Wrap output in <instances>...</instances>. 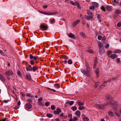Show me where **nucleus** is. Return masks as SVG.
Here are the masks:
<instances>
[{"label":"nucleus","instance_id":"1","mask_svg":"<svg viewBox=\"0 0 121 121\" xmlns=\"http://www.w3.org/2000/svg\"><path fill=\"white\" fill-rule=\"evenodd\" d=\"M108 105H111L112 108L114 109V110L116 115L117 116H119L120 115L119 112L118 110L117 109V103L115 101H110L109 102H107V104H96L95 106L97 108L99 109H103L104 108L105 106H107Z\"/></svg>","mask_w":121,"mask_h":121},{"label":"nucleus","instance_id":"2","mask_svg":"<svg viewBox=\"0 0 121 121\" xmlns=\"http://www.w3.org/2000/svg\"><path fill=\"white\" fill-rule=\"evenodd\" d=\"M38 69V67L36 65L32 67L31 65H29L28 67H26V69L27 71H33V72H35Z\"/></svg>","mask_w":121,"mask_h":121},{"label":"nucleus","instance_id":"3","mask_svg":"<svg viewBox=\"0 0 121 121\" xmlns=\"http://www.w3.org/2000/svg\"><path fill=\"white\" fill-rule=\"evenodd\" d=\"M32 106V105L30 103H28L26 104L25 108L26 109L28 110L30 109Z\"/></svg>","mask_w":121,"mask_h":121},{"label":"nucleus","instance_id":"4","mask_svg":"<svg viewBox=\"0 0 121 121\" xmlns=\"http://www.w3.org/2000/svg\"><path fill=\"white\" fill-rule=\"evenodd\" d=\"M61 110L60 108H57L56 110L54 111V113L56 114H59L61 112Z\"/></svg>","mask_w":121,"mask_h":121},{"label":"nucleus","instance_id":"5","mask_svg":"<svg viewBox=\"0 0 121 121\" xmlns=\"http://www.w3.org/2000/svg\"><path fill=\"white\" fill-rule=\"evenodd\" d=\"M105 50L103 48H99V52L100 54H102L104 52Z\"/></svg>","mask_w":121,"mask_h":121},{"label":"nucleus","instance_id":"6","mask_svg":"<svg viewBox=\"0 0 121 121\" xmlns=\"http://www.w3.org/2000/svg\"><path fill=\"white\" fill-rule=\"evenodd\" d=\"M115 13L118 15L121 14V11L120 10V9L119 8L116 9L115 11Z\"/></svg>","mask_w":121,"mask_h":121},{"label":"nucleus","instance_id":"7","mask_svg":"<svg viewBox=\"0 0 121 121\" xmlns=\"http://www.w3.org/2000/svg\"><path fill=\"white\" fill-rule=\"evenodd\" d=\"M5 74L7 76L11 75L12 74V72L11 70L6 71Z\"/></svg>","mask_w":121,"mask_h":121},{"label":"nucleus","instance_id":"8","mask_svg":"<svg viewBox=\"0 0 121 121\" xmlns=\"http://www.w3.org/2000/svg\"><path fill=\"white\" fill-rule=\"evenodd\" d=\"M85 18H86L87 20H91L92 19L93 17V16H88L85 15L84 16Z\"/></svg>","mask_w":121,"mask_h":121},{"label":"nucleus","instance_id":"9","mask_svg":"<svg viewBox=\"0 0 121 121\" xmlns=\"http://www.w3.org/2000/svg\"><path fill=\"white\" fill-rule=\"evenodd\" d=\"M87 14L90 16H93V13L89 9L87 10Z\"/></svg>","mask_w":121,"mask_h":121},{"label":"nucleus","instance_id":"10","mask_svg":"<svg viewBox=\"0 0 121 121\" xmlns=\"http://www.w3.org/2000/svg\"><path fill=\"white\" fill-rule=\"evenodd\" d=\"M41 29L43 30H46L48 29L47 26L43 25L41 26Z\"/></svg>","mask_w":121,"mask_h":121},{"label":"nucleus","instance_id":"11","mask_svg":"<svg viewBox=\"0 0 121 121\" xmlns=\"http://www.w3.org/2000/svg\"><path fill=\"white\" fill-rule=\"evenodd\" d=\"M117 55L116 54H112L110 56V57L112 59H113L117 58Z\"/></svg>","mask_w":121,"mask_h":121},{"label":"nucleus","instance_id":"12","mask_svg":"<svg viewBox=\"0 0 121 121\" xmlns=\"http://www.w3.org/2000/svg\"><path fill=\"white\" fill-rule=\"evenodd\" d=\"M68 36L72 39H74V35L72 33L69 34L68 35Z\"/></svg>","mask_w":121,"mask_h":121},{"label":"nucleus","instance_id":"13","mask_svg":"<svg viewBox=\"0 0 121 121\" xmlns=\"http://www.w3.org/2000/svg\"><path fill=\"white\" fill-rule=\"evenodd\" d=\"M92 5L95 8L97 7L98 6V4L97 2H93L92 3Z\"/></svg>","mask_w":121,"mask_h":121},{"label":"nucleus","instance_id":"14","mask_svg":"<svg viewBox=\"0 0 121 121\" xmlns=\"http://www.w3.org/2000/svg\"><path fill=\"white\" fill-rule=\"evenodd\" d=\"M80 21L78 19L75 21L73 24V26H74L77 25L79 22Z\"/></svg>","mask_w":121,"mask_h":121},{"label":"nucleus","instance_id":"15","mask_svg":"<svg viewBox=\"0 0 121 121\" xmlns=\"http://www.w3.org/2000/svg\"><path fill=\"white\" fill-rule=\"evenodd\" d=\"M26 78L27 79L30 80L31 79V77L29 73H26Z\"/></svg>","mask_w":121,"mask_h":121},{"label":"nucleus","instance_id":"16","mask_svg":"<svg viewBox=\"0 0 121 121\" xmlns=\"http://www.w3.org/2000/svg\"><path fill=\"white\" fill-rule=\"evenodd\" d=\"M98 44L99 48H102V47L103 46V43L100 41L98 42Z\"/></svg>","mask_w":121,"mask_h":121},{"label":"nucleus","instance_id":"17","mask_svg":"<svg viewBox=\"0 0 121 121\" xmlns=\"http://www.w3.org/2000/svg\"><path fill=\"white\" fill-rule=\"evenodd\" d=\"M106 99H107L112 100V98L110 95H108L105 96Z\"/></svg>","mask_w":121,"mask_h":121},{"label":"nucleus","instance_id":"18","mask_svg":"<svg viewBox=\"0 0 121 121\" xmlns=\"http://www.w3.org/2000/svg\"><path fill=\"white\" fill-rule=\"evenodd\" d=\"M77 103L78 104L79 106H82L84 104L83 103L81 102L79 100H78Z\"/></svg>","mask_w":121,"mask_h":121},{"label":"nucleus","instance_id":"19","mask_svg":"<svg viewBox=\"0 0 121 121\" xmlns=\"http://www.w3.org/2000/svg\"><path fill=\"white\" fill-rule=\"evenodd\" d=\"M74 103V101H71L69 102H67L66 104H69L71 105H72Z\"/></svg>","mask_w":121,"mask_h":121},{"label":"nucleus","instance_id":"20","mask_svg":"<svg viewBox=\"0 0 121 121\" xmlns=\"http://www.w3.org/2000/svg\"><path fill=\"white\" fill-rule=\"evenodd\" d=\"M76 114L77 116H80L81 115L80 112L78 111H77L76 112Z\"/></svg>","mask_w":121,"mask_h":121},{"label":"nucleus","instance_id":"21","mask_svg":"<svg viewBox=\"0 0 121 121\" xmlns=\"http://www.w3.org/2000/svg\"><path fill=\"white\" fill-rule=\"evenodd\" d=\"M21 104V102L20 101H19L17 103V105L18 106H16V109H18L20 107L19 105Z\"/></svg>","mask_w":121,"mask_h":121},{"label":"nucleus","instance_id":"22","mask_svg":"<svg viewBox=\"0 0 121 121\" xmlns=\"http://www.w3.org/2000/svg\"><path fill=\"white\" fill-rule=\"evenodd\" d=\"M70 3L71 4L74 6H75L76 5V1L75 2H74L72 1H71Z\"/></svg>","mask_w":121,"mask_h":121},{"label":"nucleus","instance_id":"23","mask_svg":"<svg viewBox=\"0 0 121 121\" xmlns=\"http://www.w3.org/2000/svg\"><path fill=\"white\" fill-rule=\"evenodd\" d=\"M109 115L111 117L113 116L114 114L113 112L111 111H109L108 112Z\"/></svg>","mask_w":121,"mask_h":121},{"label":"nucleus","instance_id":"24","mask_svg":"<svg viewBox=\"0 0 121 121\" xmlns=\"http://www.w3.org/2000/svg\"><path fill=\"white\" fill-rule=\"evenodd\" d=\"M83 121H88L89 120V119L88 117H85L83 118Z\"/></svg>","mask_w":121,"mask_h":121},{"label":"nucleus","instance_id":"25","mask_svg":"<svg viewBox=\"0 0 121 121\" xmlns=\"http://www.w3.org/2000/svg\"><path fill=\"white\" fill-rule=\"evenodd\" d=\"M54 86L55 87L57 88H60V86L59 84H54Z\"/></svg>","mask_w":121,"mask_h":121},{"label":"nucleus","instance_id":"26","mask_svg":"<svg viewBox=\"0 0 121 121\" xmlns=\"http://www.w3.org/2000/svg\"><path fill=\"white\" fill-rule=\"evenodd\" d=\"M0 79L3 82L4 81V79L3 76L1 75H0Z\"/></svg>","mask_w":121,"mask_h":121},{"label":"nucleus","instance_id":"27","mask_svg":"<svg viewBox=\"0 0 121 121\" xmlns=\"http://www.w3.org/2000/svg\"><path fill=\"white\" fill-rule=\"evenodd\" d=\"M116 61L117 63H121V61L120 60V59L119 58H117L116 59Z\"/></svg>","mask_w":121,"mask_h":121},{"label":"nucleus","instance_id":"28","mask_svg":"<svg viewBox=\"0 0 121 121\" xmlns=\"http://www.w3.org/2000/svg\"><path fill=\"white\" fill-rule=\"evenodd\" d=\"M76 3H77L76 5H77L78 8L79 9H81V7L80 6L79 3L77 1H76Z\"/></svg>","mask_w":121,"mask_h":121},{"label":"nucleus","instance_id":"29","mask_svg":"<svg viewBox=\"0 0 121 121\" xmlns=\"http://www.w3.org/2000/svg\"><path fill=\"white\" fill-rule=\"evenodd\" d=\"M61 57L66 59H67L69 58L66 55H62L61 56Z\"/></svg>","mask_w":121,"mask_h":121},{"label":"nucleus","instance_id":"30","mask_svg":"<svg viewBox=\"0 0 121 121\" xmlns=\"http://www.w3.org/2000/svg\"><path fill=\"white\" fill-rule=\"evenodd\" d=\"M60 117L62 118H64L65 116L64 114L63 113H62L60 115Z\"/></svg>","mask_w":121,"mask_h":121},{"label":"nucleus","instance_id":"31","mask_svg":"<svg viewBox=\"0 0 121 121\" xmlns=\"http://www.w3.org/2000/svg\"><path fill=\"white\" fill-rule=\"evenodd\" d=\"M85 108L84 107H81L80 106L79 107V109L81 110H82Z\"/></svg>","mask_w":121,"mask_h":121},{"label":"nucleus","instance_id":"32","mask_svg":"<svg viewBox=\"0 0 121 121\" xmlns=\"http://www.w3.org/2000/svg\"><path fill=\"white\" fill-rule=\"evenodd\" d=\"M112 53V51L110 50H108L107 52V55L109 56V54H111Z\"/></svg>","mask_w":121,"mask_h":121},{"label":"nucleus","instance_id":"33","mask_svg":"<svg viewBox=\"0 0 121 121\" xmlns=\"http://www.w3.org/2000/svg\"><path fill=\"white\" fill-rule=\"evenodd\" d=\"M121 52V50L119 49H117L115 50L114 51V52L115 53H116L117 52L120 53Z\"/></svg>","mask_w":121,"mask_h":121},{"label":"nucleus","instance_id":"34","mask_svg":"<svg viewBox=\"0 0 121 121\" xmlns=\"http://www.w3.org/2000/svg\"><path fill=\"white\" fill-rule=\"evenodd\" d=\"M47 116L49 118H51L52 116V115L51 114H47Z\"/></svg>","mask_w":121,"mask_h":121},{"label":"nucleus","instance_id":"35","mask_svg":"<svg viewBox=\"0 0 121 121\" xmlns=\"http://www.w3.org/2000/svg\"><path fill=\"white\" fill-rule=\"evenodd\" d=\"M82 73L84 75H88V73L87 72H86L84 70H83L82 71Z\"/></svg>","mask_w":121,"mask_h":121},{"label":"nucleus","instance_id":"36","mask_svg":"<svg viewBox=\"0 0 121 121\" xmlns=\"http://www.w3.org/2000/svg\"><path fill=\"white\" fill-rule=\"evenodd\" d=\"M77 109V107L76 106H74L72 108V109L73 111H75Z\"/></svg>","mask_w":121,"mask_h":121},{"label":"nucleus","instance_id":"37","mask_svg":"<svg viewBox=\"0 0 121 121\" xmlns=\"http://www.w3.org/2000/svg\"><path fill=\"white\" fill-rule=\"evenodd\" d=\"M68 64H71L73 63L72 61L70 59H69L68 60Z\"/></svg>","mask_w":121,"mask_h":121},{"label":"nucleus","instance_id":"38","mask_svg":"<svg viewBox=\"0 0 121 121\" xmlns=\"http://www.w3.org/2000/svg\"><path fill=\"white\" fill-rule=\"evenodd\" d=\"M43 100V99L42 98H39L38 99V101H39V103H41L42 101Z\"/></svg>","mask_w":121,"mask_h":121},{"label":"nucleus","instance_id":"39","mask_svg":"<svg viewBox=\"0 0 121 121\" xmlns=\"http://www.w3.org/2000/svg\"><path fill=\"white\" fill-rule=\"evenodd\" d=\"M86 68V72L87 73H89L90 72V68Z\"/></svg>","mask_w":121,"mask_h":121},{"label":"nucleus","instance_id":"40","mask_svg":"<svg viewBox=\"0 0 121 121\" xmlns=\"http://www.w3.org/2000/svg\"><path fill=\"white\" fill-rule=\"evenodd\" d=\"M117 25L118 27H120L121 26V22H119L117 24Z\"/></svg>","mask_w":121,"mask_h":121},{"label":"nucleus","instance_id":"41","mask_svg":"<svg viewBox=\"0 0 121 121\" xmlns=\"http://www.w3.org/2000/svg\"><path fill=\"white\" fill-rule=\"evenodd\" d=\"M95 86L96 88L99 85V83L98 82H95Z\"/></svg>","mask_w":121,"mask_h":121},{"label":"nucleus","instance_id":"42","mask_svg":"<svg viewBox=\"0 0 121 121\" xmlns=\"http://www.w3.org/2000/svg\"><path fill=\"white\" fill-rule=\"evenodd\" d=\"M95 8L92 5L90 7L89 9L90 10H91L95 9Z\"/></svg>","mask_w":121,"mask_h":121},{"label":"nucleus","instance_id":"43","mask_svg":"<svg viewBox=\"0 0 121 121\" xmlns=\"http://www.w3.org/2000/svg\"><path fill=\"white\" fill-rule=\"evenodd\" d=\"M102 36L100 35H99L98 37V39L99 40H101L102 39Z\"/></svg>","mask_w":121,"mask_h":121},{"label":"nucleus","instance_id":"44","mask_svg":"<svg viewBox=\"0 0 121 121\" xmlns=\"http://www.w3.org/2000/svg\"><path fill=\"white\" fill-rule=\"evenodd\" d=\"M115 19L117 20H118L119 19V17L117 15H115L114 16Z\"/></svg>","mask_w":121,"mask_h":121},{"label":"nucleus","instance_id":"45","mask_svg":"<svg viewBox=\"0 0 121 121\" xmlns=\"http://www.w3.org/2000/svg\"><path fill=\"white\" fill-rule=\"evenodd\" d=\"M51 108L53 110H54L55 109V107L54 105H52L51 106Z\"/></svg>","mask_w":121,"mask_h":121},{"label":"nucleus","instance_id":"46","mask_svg":"<svg viewBox=\"0 0 121 121\" xmlns=\"http://www.w3.org/2000/svg\"><path fill=\"white\" fill-rule=\"evenodd\" d=\"M17 74L18 75L20 76H21L22 74L20 71L19 70H18L17 72Z\"/></svg>","mask_w":121,"mask_h":121},{"label":"nucleus","instance_id":"47","mask_svg":"<svg viewBox=\"0 0 121 121\" xmlns=\"http://www.w3.org/2000/svg\"><path fill=\"white\" fill-rule=\"evenodd\" d=\"M107 9L109 11H110L111 10V9L110 7L108 6H107Z\"/></svg>","mask_w":121,"mask_h":121},{"label":"nucleus","instance_id":"48","mask_svg":"<svg viewBox=\"0 0 121 121\" xmlns=\"http://www.w3.org/2000/svg\"><path fill=\"white\" fill-rule=\"evenodd\" d=\"M30 64L32 65H33L34 64V60H32L30 61Z\"/></svg>","mask_w":121,"mask_h":121},{"label":"nucleus","instance_id":"49","mask_svg":"<svg viewBox=\"0 0 121 121\" xmlns=\"http://www.w3.org/2000/svg\"><path fill=\"white\" fill-rule=\"evenodd\" d=\"M101 9L103 10L104 11H106V10L104 7L103 6L101 8Z\"/></svg>","mask_w":121,"mask_h":121},{"label":"nucleus","instance_id":"50","mask_svg":"<svg viewBox=\"0 0 121 121\" xmlns=\"http://www.w3.org/2000/svg\"><path fill=\"white\" fill-rule=\"evenodd\" d=\"M97 63V62L96 61H95L94 62V65L93 67V68H95L96 67V64Z\"/></svg>","mask_w":121,"mask_h":121},{"label":"nucleus","instance_id":"51","mask_svg":"<svg viewBox=\"0 0 121 121\" xmlns=\"http://www.w3.org/2000/svg\"><path fill=\"white\" fill-rule=\"evenodd\" d=\"M30 59L31 60L34 58V56L31 54L30 55Z\"/></svg>","mask_w":121,"mask_h":121},{"label":"nucleus","instance_id":"52","mask_svg":"<svg viewBox=\"0 0 121 121\" xmlns=\"http://www.w3.org/2000/svg\"><path fill=\"white\" fill-rule=\"evenodd\" d=\"M49 104V103L48 102H46L45 103V105L46 106H48Z\"/></svg>","mask_w":121,"mask_h":121},{"label":"nucleus","instance_id":"53","mask_svg":"<svg viewBox=\"0 0 121 121\" xmlns=\"http://www.w3.org/2000/svg\"><path fill=\"white\" fill-rule=\"evenodd\" d=\"M105 85L103 84L101 86L99 87V88L100 89H101V88H103V87H105Z\"/></svg>","mask_w":121,"mask_h":121},{"label":"nucleus","instance_id":"54","mask_svg":"<svg viewBox=\"0 0 121 121\" xmlns=\"http://www.w3.org/2000/svg\"><path fill=\"white\" fill-rule=\"evenodd\" d=\"M80 34L82 36H84L85 35V34L83 32H81L80 33Z\"/></svg>","mask_w":121,"mask_h":121},{"label":"nucleus","instance_id":"55","mask_svg":"<svg viewBox=\"0 0 121 121\" xmlns=\"http://www.w3.org/2000/svg\"><path fill=\"white\" fill-rule=\"evenodd\" d=\"M73 121H76L78 120V118L77 117H75L73 118Z\"/></svg>","mask_w":121,"mask_h":121},{"label":"nucleus","instance_id":"56","mask_svg":"<svg viewBox=\"0 0 121 121\" xmlns=\"http://www.w3.org/2000/svg\"><path fill=\"white\" fill-rule=\"evenodd\" d=\"M106 39V38L105 37H103V38L102 39V41H105Z\"/></svg>","mask_w":121,"mask_h":121},{"label":"nucleus","instance_id":"57","mask_svg":"<svg viewBox=\"0 0 121 121\" xmlns=\"http://www.w3.org/2000/svg\"><path fill=\"white\" fill-rule=\"evenodd\" d=\"M97 16L98 18L99 19H100L101 18V17L100 15L99 14H98L97 15Z\"/></svg>","mask_w":121,"mask_h":121},{"label":"nucleus","instance_id":"58","mask_svg":"<svg viewBox=\"0 0 121 121\" xmlns=\"http://www.w3.org/2000/svg\"><path fill=\"white\" fill-rule=\"evenodd\" d=\"M38 57L37 56H34V60H36L37 59H38Z\"/></svg>","mask_w":121,"mask_h":121},{"label":"nucleus","instance_id":"59","mask_svg":"<svg viewBox=\"0 0 121 121\" xmlns=\"http://www.w3.org/2000/svg\"><path fill=\"white\" fill-rule=\"evenodd\" d=\"M109 45L108 44H106L105 46V47L106 48H108L109 47Z\"/></svg>","mask_w":121,"mask_h":121},{"label":"nucleus","instance_id":"60","mask_svg":"<svg viewBox=\"0 0 121 121\" xmlns=\"http://www.w3.org/2000/svg\"><path fill=\"white\" fill-rule=\"evenodd\" d=\"M2 121H9V120L7 118H5Z\"/></svg>","mask_w":121,"mask_h":121},{"label":"nucleus","instance_id":"61","mask_svg":"<svg viewBox=\"0 0 121 121\" xmlns=\"http://www.w3.org/2000/svg\"><path fill=\"white\" fill-rule=\"evenodd\" d=\"M26 95L28 97H31V95L29 93L27 94Z\"/></svg>","mask_w":121,"mask_h":121},{"label":"nucleus","instance_id":"62","mask_svg":"<svg viewBox=\"0 0 121 121\" xmlns=\"http://www.w3.org/2000/svg\"><path fill=\"white\" fill-rule=\"evenodd\" d=\"M54 15L53 13H48V15Z\"/></svg>","mask_w":121,"mask_h":121},{"label":"nucleus","instance_id":"63","mask_svg":"<svg viewBox=\"0 0 121 121\" xmlns=\"http://www.w3.org/2000/svg\"><path fill=\"white\" fill-rule=\"evenodd\" d=\"M55 21L54 19H53L51 20L50 21L52 23H53Z\"/></svg>","mask_w":121,"mask_h":121},{"label":"nucleus","instance_id":"64","mask_svg":"<svg viewBox=\"0 0 121 121\" xmlns=\"http://www.w3.org/2000/svg\"><path fill=\"white\" fill-rule=\"evenodd\" d=\"M55 120L56 121H60V119L58 118H56Z\"/></svg>","mask_w":121,"mask_h":121}]
</instances>
